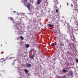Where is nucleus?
Instances as JSON below:
<instances>
[{"label": "nucleus", "mask_w": 78, "mask_h": 78, "mask_svg": "<svg viewBox=\"0 0 78 78\" xmlns=\"http://www.w3.org/2000/svg\"><path fill=\"white\" fill-rule=\"evenodd\" d=\"M63 78H66V75H64L62 76Z\"/></svg>", "instance_id": "nucleus-15"}, {"label": "nucleus", "mask_w": 78, "mask_h": 78, "mask_svg": "<svg viewBox=\"0 0 78 78\" xmlns=\"http://www.w3.org/2000/svg\"><path fill=\"white\" fill-rule=\"evenodd\" d=\"M51 46H54L55 45V44L54 43H51Z\"/></svg>", "instance_id": "nucleus-16"}, {"label": "nucleus", "mask_w": 78, "mask_h": 78, "mask_svg": "<svg viewBox=\"0 0 78 78\" xmlns=\"http://www.w3.org/2000/svg\"><path fill=\"white\" fill-rule=\"evenodd\" d=\"M34 55H31L30 56V58L31 60H32L33 59V58H34Z\"/></svg>", "instance_id": "nucleus-4"}, {"label": "nucleus", "mask_w": 78, "mask_h": 78, "mask_svg": "<svg viewBox=\"0 0 78 78\" xmlns=\"http://www.w3.org/2000/svg\"><path fill=\"white\" fill-rule=\"evenodd\" d=\"M57 4H58V2H57Z\"/></svg>", "instance_id": "nucleus-24"}, {"label": "nucleus", "mask_w": 78, "mask_h": 78, "mask_svg": "<svg viewBox=\"0 0 78 78\" xmlns=\"http://www.w3.org/2000/svg\"><path fill=\"white\" fill-rule=\"evenodd\" d=\"M71 6H72V7H73V4H71Z\"/></svg>", "instance_id": "nucleus-21"}, {"label": "nucleus", "mask_w": 78, "mask_h": 78, "mask_svg": "<svg viewBox=\"0 0 78 78\" xmlns=\"http://www.w3.org/2000/svg\"><path fill=\"white\" fill-rule=\"evenodd\" d=\"M71 56H72V55H73V53L71 54Z\"/></svg>", "instance_id": "nucleus-22"}, {"label": "nucleus", "mask_w": 78, "mask_h": 78, "mask_svg": "<svg viewBox=\"0 0 78 78\" xmlns=\"http://www.w3.org/2000/svg\"><path fill=\"white\" fill-rule=\"evenodd\" d=\"M20 38L21 39V40H23V37L20 36Z\"/></svg>", "instance_id": "nucleus-14"}, {"label": "nucleus", "mask_w": 78, "mask_h": 78, "mask_svg": "<svg viewBox=\"0 0 78 78\" xmlns=\"http://www.w3.org/2000/svg\"><path fill=\"white\" fill-rule=\"evenodd\" d=\"M1 46L2 47V44H1Z\"/></svg>", "instance_id": "nucleus-25"}, {"label": "nucleus", "mask_w": 78, "mask_h": 78, "mask_svg": "<svg viewBox=\"0 0 78 78\" xmlns=\"http://www.w3.org/2000/svg\"><path fill=\"white\" fill-rule=\"evenodd\" d=\"M24 71L26 73H28V70L27 69H25Z\"/></svg>", "instance_id": "nucleus-8"}, {"label": "nucleus", "mask_w": 78, "mask_h": 78, "mask_svg": "<svg viewBox=\"0 0 78 78\" xmlns=\"http://www.w3.org/2000/svg\"><path fill=\"white\" fill-rule=\"evenodd\" d=\"M76 62H78V59H76Z\"/></svg>", "instance_id": "nucleus-19"}, {"label": "nucleus", "mask_w": 78, "mask_h": 78, "mask_svg": "<svg viewBox=\"0 0 78 78\" xmlns=\"http://www.w3.org/2000/svg\"><path fill=\"white\" fill-rule=\"evenodd\" d=\"M27 67H30L31 66V65L30 64H29L28 63H27L26 64Z\"/></svg>", "instance_id": "nucleus-6"}, {"label": "nucleus", "mask_w": 78, "mask_h": 78, "mask_svg": "<svg viewBox=\"0 0 78 78\" xmlns=\"http://www.w3.org/2000/svg\"><path fill=\"white\" fill-rule=\"evenodd\" d=\"M30 0V1L31 2V0Z\"/></svg>", "instance_id": "nucleus-28"}, {"label": "nucleus", "mask_w": 78, "mask_h": 78, "mask_svg": "<svg viewBox=\"0 0 78 78\" xmlns=\"http://www.w3.org/2000/svg\"><path fill=\"white\" fill-rule=\"evenodd\" d=\"M9 19L11 20H12V21H13L14 20V19L12 18V17H10Z\"/></svg>", "instance_id": "nucleus-10"}, {"label": "nucleus", "mask_w": 78, "mask_h": 78, "mask_svg": "<svg viewBox=\"0 0 78 78\" xmlns=\"http://www.w3.org/2000/svg\"><path fill=\"white\" fill-rule=\"evenodd\" d=\"M48 26H49L50 27H52L53 25L51 24H48Z\"/></svg>", "instance_id": "nucleus-13"}, {"label": "nucleus", "mask_w": 78, "mask_h": 78, "mask_svg": "<svg viewBox=\"0 0 78 78\" xmlns=\"http://www.w3.org/2000/svg\"><path fill=\"white\" fill-rule=\"evenodd\" d=\"M55 11L57 13H58V9H56Z\"/></svg>", "instance_id": "nucleus-18"}, {"label": "nucleus", "mask_w": 78, "mask_h": 78, "mask_svg": "<svg viewBox=\"0 0 78 78\" xmlns=\"http://www.w3.org/2000/svg\"><path fill=\"white\" fill-rule=\"evenodd\" d=\"M62 71L63 72H64V73H66V72H67V70L64 69H63Z\"/></svg>", "instance_id": "nucleus-11"}, {"label": "nucleus", "mask_w": 78, "mask_h": 78, "mask_svg": "<svg viewBox=\"0 0 78 78\" xmlns=\"http://www.w3.org/2000/svg\"><path fill=\"white\" fill-rule=\"evenodd\" d=\"M71 40L73 41H75V37H73V39H72Z\"/></svg>", "instance_id": "nucleus-9"}, {"label": "nucleus", "mask_w": 78, "mask_h": 78, "mask_svg": "<svg viewBox=\"0 0 78 78\" xmlns=\"http://www.w3.org/2000/svg\"><path fill=\"white\" fill-rule=\"evenodd\" d=\"M67 4H68V5H69V4H68V3H67Z\"/></svg>", "instance_id": "nucleus-29"}, {"label": "nucleus", "mask_w": 78, "mask_h": 78, "mask_svg": "<svg viewBox=\"0 0 78 78\" xmlns=\"http://www.w3.org/2000/svg\"><path fill=\"white\" fill-rule=\"evenodd\" d=\"M56 4H55V6H56Z\"/></svg>", "instance_id": "nucleus-27"}, {"label": "nucleus", "mask_w": 78, "mask_h": 78, "mask_svg": "<svg viewBox=\"0 0 78 78\" xmlns=\"http://www.w3.org/2000/svg\"><path fill=\"white\" fill-rule=\"evenodd\" d=\"M1 63L2 64V65H3V64H5V60L4 59V58H1Z\"/></svg>", "instance_id": "nucleus-1"}, {"label": "nucleus", "mask_w": 78, "mask_h": 78, "mask_svg": "<svg viewBox=\"0 0 78 78\" xmlns=\"http://www.w3.org/2000/svg\"><path fill=\"white\" fill-rule=\"evenodd\" d=\"M28 2V0H23V3H24V5L25 6V5H26V4L25 3H27V2Z\"/></svg>", "instance_id": "nucleus-3"}, {"label": "nucleus", "mask_w": 78, "mask_h": 78, "mask_svg": "<svg viewBox=\"0 0 78 78\" xmlns=\"http://www.w3.org/2000/svg\"><path fill=\"white\" fill-rule=\"evenodd\" d=\"M60 46H64V44L63 43H60Z\"/></svg>", "instance_id": "nucleus-12"}, {"label": "nucleus", "mask_w": 78, "mask_h": 78, "mask_svg": "<svg viewBox=\"0 0 78 78\" xmlns=\"http://www.w3.org/2000/svg\"><path fill=\"white\" fill-rule=\"evenodd\" d=\"M13 12L14 13H15V12H16V11H13Z\"/></svg>", "instance_id": "nucleus-23"}, {"label": "nucleus", "mask_w": 78, "mask_h": 78, "mask_svg": "<svg viewBox=\"0 0 78 78\" xmlns=\"http://www.w3.org/2000/svg\"><path fill=\"white\" fill-rule=\"evenodd\" d=\"M76 30H78V29H77Z\"/></svg>", "instance_id": "nucleus-26"}, {"label": "nucleus", "mask_w": 78, "mask_h": 78, "mask_svg": "<svg viewBox=\"0 0 78 78\" xmlns=\"http://www.w3.org/2000/svg\"><path fill=\"white\" fill-rule=\"evenodd\" d=\"M26 6L27 8L29 10H31V8H30V4L29 3L27 4V5H26Z\"/></svg>", "instance_id": "nucleus-2"}, {"label": "nucleus", "mask_w": 78, "mask_h": 78, "mask_svg": "<svg viewBox=\"0 0 78 78\" xmlns=\"http://www.w3.org/2000/svg\"><path fill=\"white\" fill-rule=\"evenodd\" d=\"M70 73L71 75H72V72H70Z\"/></svg>", "instance_id": "nucleus-20"}, {"label": "nucleus", "mask_w": 78, "mask_h": 78, "mask_svg": "<svg viewBox=\"0 0 78 78\" xmlns=\"http://www.w3.org/2000/svg\"><path fill=\"white\" fill-rule=\"evenodd\" d=\"M40 1L39 0H37V3H36V5H38L40 4Z\"/></svg>", "instance_id": "nucleus-5"}, {"label": "nucleus", "mask_w": 78, "mask_h": 78, "mask_svg": "<svg viewBox=\"0 0 78 78\" xmlns=\"http://www.w3.org/2000/svg\"><path fill=\"white\" fill-rule=\"evenodd\" d=\"M32 51H33V50L32 49H31L30 51H29V53H31V52H32Z\"/></svg>", "instance_id": "nucleus-17"}, {"label": "nucleus", "mask_w": 78, "mask_h": 78, "mask_svg": "<svg viewBox=\"0 0 78 78\" xmlns=\"http://www.w3.org/2000/svg\"><path fill=\"white\" fill-rule=\"evenodd\" d=\"M26 47L27 48H28V47H30V45L29 44H26Z\"/></svg>", "instance_id": "nucleus-7"}]
</instances>
